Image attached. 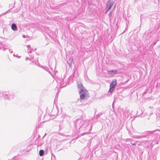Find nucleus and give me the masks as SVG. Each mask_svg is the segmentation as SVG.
I'll return each mask as SVG.
<instances>
[{
  "label": "nucleus",
  "instance_id": "obj_7",
  "mask_svg": "<svg viewBox=\"0 0 160 160\" xmlns=\"http://www.w3.org/2000/svg\"><path fill=\"white\" fill-rule=\"evenodd\" d=\"M11 28L14 31H16L17 30L16 25L14 23H13L12 24Z\"/></svg>",
  "mask_w": 160,
  "mask_h": 160
},
{
  "label": "nucleus",
  "instance_id": "obj_10",
  "mask_svg": "<svg viewBox=\"0 0 160 160\" xmlns=\"http://www.w3.org/2000/svg\"><path fill=\"white\" fill-rule=\"evenodd\" d=\"M13 55V56H15V57H18V58H20V56H18V54H17V55H15V54H14Z\"/></svg>",
  "mask_w": 160,
  "mask_h": 160
},
{
  "label": "nucleus",
  "instance_id": "obj_12",
  "mask_svg": "<svg viewBox=\"0 0 160 160\" xmlns=\"http://www.w3.org/2000/svg\"><path fill=\"white\" fill-rule=\"evenodd\" d=\"M9 51H10V53H12V50L9 49Z\"/></svg>",
  "mask_w": 160,
  "mask_h": 160
},
{
  "label": "nucleus",
  "instance_id": "obj_2",
  "mask_svg": "<svg viewBox=\"0 0 160 160\" xmlns=\"http://www.w3.org/2000/svg\"><path fill=\"white\" fill-rule=\"evenodd\" d=\"M117 84L116 81H112L110 85V88L109 92L112 93L114 89V88Z\"/></svg>",
  "mask_w": 160,
  "mask_h": 160
},
{
  "label": "nucleus",
  "instance_id": "obj_3",
  "mask_svg": "<svg viewBox=\"0 0 160 160\" xmlns=\"http://www.w3.org/2000/svg\"><path fill=\"white\" fill-rule=\"evenodd\" d=\"M113 4V2H112L111 1H109L107 2L106 8V13H107V12L110 10Z\"/></svg>",
  "mask_w": 160,
  "mask_h": 160
},
{
  "label": "nucleus",
  "instance_id": "obj_5",
  "mask_svg": "<svg viewBox=\"0 0 160 160\" xmlns=\"http://www.w3.org/2000/svg\"><path fill=\"white\" fill-rule=\"evenodd\" d=\"M108 73L111 77H112L114 75L118 73V71L116 70L108 71Z\"/></svg>",
  "mask_w": 160,
  "mask_h": 160
},
{
  "label": "nucleus",
  "instance_id": "obj_9",
  "mask_svg": "<svg viewBox=\"0 0 160 160\" xmlns=\"http://www.w3.org/2000/svg\"><path fill=\"white\" fill-rule=\"evenodd\" d=\"M27 47L28 49V52H31V50L30 49V46L29 45H28L27 46Z\"/></svg>",
  "mask_w": 160,
  "mask_h": 160
},
{
  "label": "nucleus",
  "instance_id": "obj_11",
  "mask_svg": "<svg viewBox=\"0 0 160 160\" xmlns=\"http://www.w3.org/2000/svg\"><path fill=\"white\" fill-rule=\"evenodd\" d=\"M112 15V13L111 12H110L109 13V17H111Z\"/></svg>",
  "mask_w": 160,
  "mask_h": 160
},
{
  "label": "nucleus",
  "instance_id": "obj_4",
  "mask_svg": "<svg viewBox=\"0 0 160 160\" xmlns=\"http://www.w3.org/2000/svg\"><path fill=\"white\" fill-rule=\"evenodd\" d=\"M85 121L81 119H77L76 121V123L77 125L81 126L83 124H84Z\"/></svg>",
  "mask_w": 160,
  "mask_h": 160
},
{
  "label": "nucleus",
  "instance_id": "obj_1",
  "mask_svg": "<svg viewBox=\"0 0 160 160\" xmlns=\"http://www.w3.org/2000/svg\"><path fill=\"white\" fill-rule=\"evenodd\" d=\"M78 88L79 89V92L80 94V98L81 99H83L86 96L87 91L85 88L83 87L82 83L78 84Z\"/></svg>",
  "mask_w": 160,
  "mask_h": 160
},
{
  "label": "nucleus",
  "instance_id": "obj_8",
  "mask_svg": "<svg viewBox=\"0 0 160 160\" xmlns=\"http://www.w3.org/2000/svg\"><path fill=\"white\" fill-rule=\"evenodd\" d=\"M44 151L43 150H41L39 151V154L40 156H42L44 154Z\"/></svg>",
  "mask_w": 160,
  "mask_h": 160
},
{
  "label": "nucleus",
  "instance_id": "obj_13",
  "mask_svg": "<svg viewBox=\"0 0 160 160\" xmlns=\"http://www.w3.org/2000/svg\"><path fill=\"white\" fill-rule=\"evenodd\" d=\"M133 145H135V144H132Z\"/></svg>",
  "mask_w": 160,
  "mask_h": 160
},
{
  "label": "nucleus",
  "instance_id": "obj_6",
  "mask_svg": "<svg viewBox=\"0 0 160 160\" xmlns=\"http://www.w3.org/2000/svg\"><path fill=\"white\" fill-rule=\"evenodd\" d=\"M14 96L12 94H10L8 95L7 98L9 100H11L13 99Z\"/></svg>",
  "mask_w": 160,
  "mask_h": 160
}]
</instances>
